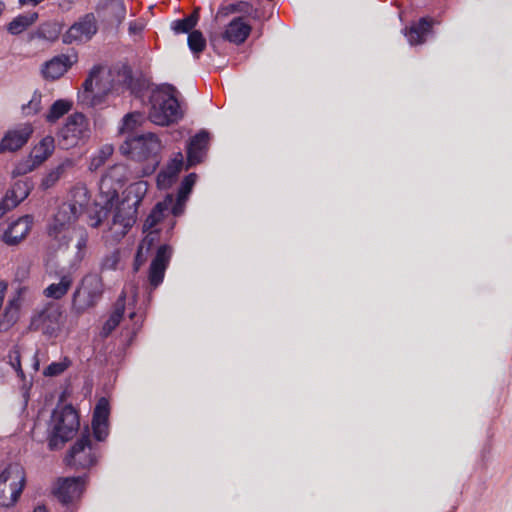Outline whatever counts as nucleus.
I'll list each match as a JSON object with an SVG mask.
<instances>
[{
  "mask_svg": "<svg viewBox=\"0 0 512 512\" xmlns=\"http://www.w3.org/2000/svg\"><path fill=\"white\" fill-rule=\"evenodd\" d=\"M77 62V55L61 54L45 62L42 74L45 79L56 80L62 77L68 69Z\"/></svg>",
  "mask_w": 512,
  "mask_h": 512,
  "instance_id": "f3484780",
  "label": "nucleus"
},
{
  "mask_svg": "<svg viewBox=\"0 0 512 512\" xmlns=\"http://www.w3.org/2000/svg\"><path fill=\"white\" fill-rule=\"evenodd\" d=\"M84 479L82 477L65 478L59 480L54 494L63 504H69L79 498L83 491Z\"/></svg>",
  "mask_w": 512,
  "mask_h": 512,
  "instance_id": "a211bd4d",
  "label": "nucleus"
},
{
  "mask_svg": "<svg viewBox=\"0 0 512 512\" xmlns=\"http://www.w3.org/2000/svg\"><path fill=\"white\" fill-rule=\"evenodd\" d=\"M73 276L70 272H61L60 281L58 283H52L44 290V295L47 298L55 300L61 299L67 294L73 284Z\"/></svg>",
  "mask_w": 512,
  "mask_h": 512,
  "instance_id": "5701e85b",
  "label": "nucleus"
},
{
  "mask_svg": "<svg viewBox=\"0 0 512 512\" xmlns=\"http://www.w3.org/2000/svg\"><path fill=\"white\" fill-rule=\"evenodd\" d=\"M34 223L32 215H24L12 221L5 229L1 240L7 246H17L29 235Z\"/></svg>",
  "mask_w": 512,
  "mask_h": 512,
  "instance_id": "9b49d317",
  "label": "nucleus"
},
{
  "mask_svg": "<svg viewBox=\"0 0 512 512\" xmlns=\"http://www.w3.org/2000/svg\"><path fill=\"white\" fill-rule=\"evenodd\" d=\"M33 512H47V510L43 506H38L37 508L34 509Z\"/></svg>",
  "mask_w": 512,
  "mask_h": 512,
  "instance_id": "864d4df0",
  "label": "nucleus"
},
{
  "mask_svg": "<svg viewBox=\"0 0 512 512\" xmlns=\"http://www.w3.org/2000/svg\"><path fill=\"white\" fill-rule=\"evenodd\" d=\"M175 92V88L169 85L166 90L153 94L152 106L149 112L151 122L156 125L167 126L182 118L183 113Z\"/></svg>",
  "mask_w": 512,
  "mask_h": 512,
  "instance_id": "7ed1b4c3",
  "label": "nucleus"
},
{
  "mask_svg": "<svg viewBox=\"0 0 512 512\" xmlns=\"http://www.w3.org/2000/svg\"><path fill=\"white\" fill-rule=\"evenodd\" d=\"M110 414L109 401L102 397L98 400L92 418V429L97 441H103L109 434L108 418Z\"/></svg>",
  "mask_w": 512,
  "mask_h": 512,
  "instance_id": "dca6fc26",
  "label": "nucleus"
},
{
  "mask_svg": "<svg viewBox=\"0 0 512 512\" xmlns=\"http://www.w3.org/2000/svg\"><path fill=\"white\" fill-rule=\"evenodd\" d=\"M40 164H36L35 159H31L30 157L18 163L16 167L14 168L12 175L14 177L25 175L31 171H33L36 167H38Z\"/></svg>",
  "mask_w": 512,
  "mask_h": 512,
  "instance_id": "ea45409f",
  "label": "nucleus"
},
{
  "mask_svg": "<svg viewBox=\"0 0 512 512\" xmlns=\"http://www.w3.org/2000/svg\"><path fill=\"white\" fill-rule=\"evenodd\" d=\"M251 26L243 21L242 17L234 18L223 33V38L234 44H242L248 38Z\"/></svg>",
  "mask_w": 512,
  "mask_h": 512,
  "instance_id": "412c9836",
  "label": "nucleus"
},
{
  "mask_svg": "<svg viewBox=\"0 0 512 512\" xmlns=\"http://www.w3.org/2000/svg\"><path fill=\"white\" fill-rule=\"evenodd\" d=\"M37 356H38V351L33 356V359H34L33 368L35 371H38V369H39V359Z\"/></svg>",
  "mask_w": 512,
  "mask_h": 512,
  "instance_id": "3c124183",
  "label": "nucleus"
},
{
  "mask_svg": "<svg viewBox=\"0 0 512 512\" xmlns=\"http://www.w3.org/2000/svg\"><path fill=\"white\" fill-rule=\"evenodd\" d=\"M95 12L96 18L105 28H118L127 10L123 0H99Z\"/></svg>",
  "mask_w": 512,
  "mask_h": 512,
  "instance_id": "9d476101",
  "label": "nucleus"
},
{
  "mask_svg": "<svg viewBox=\"0 0 512 512\" xmlns=\"http://www.w3.org/2000/svg\"><path fill=\"white\" fill-rule=\"evenodd\" d=\"M159 239V230L158 229H151L149 230V233L143 238L141 243L138 246V257L142 256L143 252L149 253V251L152 249V247L155 245V243Z\"/></svg>",
  "mask_w": 512,
  "mask_h": 512,
  "instance_id": "c9c22d12",
  "label": "nucleus"
},
{
  "mask_svg": "<svg viewBox=\"0 0 512 512\" xmlns=\"http://www.w3.org/2000/svg\"><path fill=\"white\" fill-rule=\"evenodd\" d=\"M172 256V247L163 244L157 249L156 255L149 267L148 280L152 288H157L164 279L165 271Z\"/></svg>",
  "mask_w": 512,
  "mask_h": 512,
  "instance_id": "4468645a",
  "label": "nucleus"
},
{
  "mask_svg": "<svg viewBox=\"0 0 512 512\" xmlns=\"http://www.w3.org/2000/svg\"><path fill=\"white\" fill-rule=\"evenodd\" d=\"M431 28V22L426 18H421L406 31L405 35L411 45L422 44L426 36L431 32Z\"/></svg>",
  "mask_w": 512,
  "mask_h": 512,
  "instance_id": "393cba45",
  "label": "nucleus"
},
{
  "mask_svg": "<svg viewBox=\"0 0 512 512\" xmlns=\"http://www.w3.org/2000/svg\"><path fill=\"white\" fill-rule=\"evenodd\" d=\"M33 184L28 180H19L14 183L12 188L6 194H10L11 201L18 206L30 194Z\"/></svg>",
  "mask_w": 512,
  "mask_h": 512,
  "instance_id": "c756f323",
  "label": "nucleus"
},
{
  "mask_svg": "<svg viewBox=\"0 0 512 512\" xmlns=\"http://www.w3.org/2000/svg\"><path fill=\"white\" fill-rule=\"evenodd\" d=\"M103 291L102 278L97 274H87L73 293L72 308L80 314L94 307L101 299Z\"/></svg>",
  "mask_w": 512,
  "mask_h": 512,
  "instance_id": "423d86ee",
  "label": "nucleus"
},
{
  "mask_svg": "<svg viewBox=\"0 0 512 512\" xmlns=\"http://www.w3.org/2000/svg\"><path fill=\"white\" fill-rule=\"evenodd\" d=\"M70 365V360L68 358H64L63 361L60 362H52L50 365L46 367L43 374L47 377H54L62 374Z\"/></svg>",
  "mask_w": 512,
  "mask_h": 512,
  "instance_id": "e433bc0d",
  "label": "nucleus"
},
{
  "mask_svg": "<svg viewBox=\"0 0 512 512\" xmlns=\"http://www.w3.org/2000/svg\"><path fill=\"white\" fill-rule=\"evenodd\" d=\"M25 471L18 463L9 464L0 473V506L12 507L25 487Z\"/></svg>",
  "mask_w": 512,
  "mask_h": 512,
  "instance_id": "39448f33",
  "label": "nucleus"
},
{
  "mask_svg": "<svg viewBox=\"0 0 512 512\" xmlns=\"http://www.w3.org/2000/svg\"><path fill=\"white\" fill-rule=\"evenodd\" d=\"M146 190L145 182L132 184L126 190L125 197L117 206L110 226L115 241L121 240L135 224L137 209Z\"/></svg>",
  "mask_w": 512,
  "mask_h": 512,
  "instance_id": "f257e3e1",
  "label": "nucleus"
},
{
  "mask_svg": "<svg viewBox=\"0 0 512 512\" xmlns=\"http://www.w3.org/2000/svg\"><path fill=\"white\" fill-rule=\"evenodd\" d=\"M162 148L159 138L151 132L136 134L130 133L120 146L123 154L129 155L137 161L152 159L156 163Z\"/></svg>",
  "mask_w": 512,
  "mask_h": 512,
  "instance_id": "20e7f679",
  "label": "nucleus"
},
{
  "mask_svg": "<svg viewBox=\"0 0 512 512\" xmlns=\"http://www.w3.org/2000/svg\"><path fill=\"white\" fill-rule=\"evenodd\" d=\"M10 363L12 367L17 371L19 376H23V370L21 368L20 354L17 350H14L9 355Z\"/></svg>",
  "mask_w": 512,
  "mask_h": 512,
  "instance_id": "a18cd8bd",
  "label": "nucleus"
},
{
  "mask_svg": "<svg viewBox=\"0 0 512 512\" xmlns=\"http://www.w3.org/2000/svg\"><path fill=\"white\" fill-rule=\"evenodd\" d=\"M80 427L79 415L72 405H58L51 416L49 447L57 449L72 439Z\"/></svg>",
  "mask_w": 512,
  "mask_h": 512,
  "instance_id": "f03ea898",
  "label": "nucleus"
},
{
  "mask_svg": "<svg viewBox=\"0 0 512 512\" xmlns=\"http://www.w3.org/2000/svg\"><path fill=\"white\" fill-rule=\"evenodd\" d=\"M97 458L98 445L92 442L89 431L86 430L71 447L67 462L71 466L89 468L97 462Z\"/></svg>",
  "mask_w": 512,
  "mask_h": 512,
  "instance_id": "6e6552de",
  "label": "nucleus"
},
{
  "mask_svg": "<svg viewBox=\"0 0 512 512\" xmlns=\"http://www.w3.org/2000/svg\"><path fill=\"white\" fill-rule=\"evenodd\" d=\"M55 148L54 138L52 136H45L41 141L32 149L30 158L35 159L36 164H42L53 153Z\"/></svg>",
  "mask_w": 512,
  "mask_h": 512,
  "instance_id": "bb28decb",
  "label": "nucleus"
},
{
  "mask_svg": "<svg viewBox=\"0 0 512 512\" xmlns=\"http://www.w3.org/2000/svg\"><path fill=\"white\" fill-rule=\"evenodd\" d=\"M125 312V304L122 300H118L114 306L112 313L102 327L101 336L108 337L112 331L120 324Z\"/></svg>",
  "mask_w": 512,
  "mask_h": 512,
  "instance_id": "cd10ccee",
  "label": "nucleus"
},
{
  "mask_svg": "<svg viewBox=\"0 0 512 512\" xmlns=\"http://www.w3.org/2000/svg\"><path fill=\"white\" fill-rule=\"evenodd\" d=\"M101 152L108 156V155H110L112 153V148L111 147H106Z\"/></svg>",
  "mask_w": 512,
  "mask_h": 512,
  "instance_id": "603ef678",
  "label": "nucleus"
},
{
  "mask_svg": "<svg viewBox=\"0 0 512 512\" xmlns=\"http://www.w3.org/2000/svg\"><path fill=\"white\" fill-rule=\"evenodd\" d=\"M173 208V195L168 194L163 201L158 202L151 210L146 218L143 229L144 231L151 230L158 225V223L169 213H172Z\"/></svg>",
  "mask_w": 512,
  "mask_h": 512,
  "instance_id": "aec40b11",
  "label": "nucleus"
},
{
  "mask_svg": "<svg viewBox=\"0 0 512 512\" xmlns=\"http://www.w3.org/2000/svg\"><path fill=\"white\" fill-rule=\"evenodd\" d=\"M33 128L30 124H22L8 130L0 141V153L15 152L21 149L29 140Z\"/></svg>",
  "mask_w": 512,
  "mask_h": 512,
  "instance_id": "2eb2a0df",
  "label": "nucleus"
},
{
  "mask_svg": "<svg viewBox=\"0 0 512 512\" xmlns=\"http://www.w3.org/2000/svg\"><path fill=\"white\" fill-rule=\"evenodd\" d=\"M101 70L100 66H94L89 72L82 85L83 92L79 95V97L82 98V101H88L90 99V94L93 92V81L98 78Z\"/></svg>",
  "mask_w": 512,
  "mask_h": 512,
  "instance_id": "f704fd0d",
  "label": "nucleus"
},
{
  "mask_svg": "<svg viewBox=\"0 0 512 512\" xmlns=\"http://www.w3.org/2000/svg\"><path fill=\"white\" fill-rule=\"evenodd\" d=\"M183 166V156L181 153L172 159L166 168L161 171L157 177L159 185L169 186L172 184L178 173L181 171Z\"/></svg>",
  "mask_w": 512,
  "mask_h": 512,
  "instance_id": "a878e982",
  "label": "nucleus"
},
{
  "mask_svg": "<svg viewBox=\"0 0 512 512\" xmlns=\"http://www.w3.org/2000/svg\"><path fill=\"white\" fill-rule=\"evenodd\" d=\"M90 133L88 119L82 113H74L67 118L60 131L61 144L66 149L76 146L80 141L87 140Z\"/></svg>",
  "mask_w": 512,
  "mask_h": 512,
  "instance_id": "1a4fd4ad",
  "label": "nucleus"
},
{
  "mask_svg": "<svg viewBox=\"0 0 512 512\" xmlns=\"http://www.w3.org/2000/svg\"><path fill=\"white\" fill-rule=\"evenodd\" d=\"M97 18L95 14L88 13L78 22L74 23L63 35V42L70 44L74 41H87L97 32Z\"/></svg>",
  "mask_w": 512,
  "mask_h": 512,
  "instance_id": "ddd939ff",
  "label": "nucleus"
},
{
  "mask_svg": "<svg viewBox=\"0 0 512 512\" xmlns=\"http://www.w3.org/2000/svg\"><path fill=\"white\" fill-rule=\"evenodd\" d=\"M148 253L143 252L142 256H139L138 258V252L135 256V270L137 271L139 269V266L143 264V262L146 260V255Z\"/></svg>",
  "mask_w": 512,
  "mask_h": 512,
  "instance_id": "de8ad7c7",
  "label": "nucleus"
},
{
  "mask_svg": "<svg viewBox=\"0 0 512 512\" xmlns=\"http://www.w3.org/2000/svg\"><path fill=\"white\" fill-rule=\"evenodd\" d=\"M106 216L107 212L103 207L99 209L96 207L94 213L89 214L88 224L93 228H97Z\"/></svg>",
  "mask_w": 512,
  "mask_h": 512,
  "instance_id": "79ce46f5",
  "label": "nucleus"
},
{
  "mask_svg": "<svg viewBox=\"0 0 512 512\" xmlns=\"http://www.w3.org/2000/svg\"><path fill=\"white\" fill-rule=\"evenodd\" d=\"M88 205L87 190L79 189L75 192L74 199L64 203L57 215L56 221L63 225L65 222L76 221L86 210Z\"/></svg>",
  "mask_w": 512,
  "mask_h": 512,
  "instance_id": "f8f14e48",
  "label": "nucleus"
},
{
  "mask_svg": "<svg viewBox=\"0 0 512 512\" xmlns=\"http://www.w3.org/2000/svg\"><path fill=\"white\" fill-rule=\"evenodd\" d=\"M64 324L63 312L58 304L51 303L33 315L29 329L40 332L48 338H55Z\"/></svg>",
  "mask_w": 512,
  "mask_h": 512,
  "instance_id": "0eeeda50",
  "label": "nucleus"
},
{
  "mask_svg": "<svg viewBox=\"0 0 512 512\" xmlns=\"http://www.w3.org/2000/svg\"><path fill=\"white\" fill-rule=\"evenodd\" d=\"M252 10V6L249 2L239 1L228 5L221 6L216 14V18L227 17L233 13L249 14Z\"/></svg>",
  "mask_w": 512,
  "mask_h": 512,
  "instance_id": "7c9ffc66",
  "label": "nucleus"
},
{
  "mask_svg": "<svg viewBox=\"0 0 512 512\" xmlns=\"http://www.w3.org/2000/svg\"><path fill=\"white\" fill-rule=\"evenodd\" d=\"M145 23L142 20H135L129 23L128 31L130 35H139L143 31Z\"/></svg>",
  "mask_w": 512,
  "mask_h": 512,
  "instance_id": "49530a36",
  "label": "nucleus"
},
{
  "mask_svg": "<svg viewBox=\"0 0 512 512\" xmlns=\"http://www.w3.org/2000/svg\"><path fill=\"white\" fill-rule=\"evenodd\" d=\"M41 99V93L34 92L31 100L22 106L23 114L29 116L38 113L41 110Z\"/></svg>",
  "mask_w": 512,
  "mask_h": 512,
  "instance_id": "4c0bfd02",
  "label": "nucleus"
},
{
  "mask_svg": "<svg viewBox=\"0 0 512 512\" xmlns=\"http://www.w3.org/2000/svg\"><path fill=\"white\" fill-rule=\"evenodd\" d=\"M140 118V114L138 113H130V114H127L124 118H123V126L122 128L120 129L121 132H125V131H131L134 129V127L136 126L137 122H138V119Z\"/></svg>",
  "mask_w": 512,
  "mask_h": 512,
  "instance_id": "37998d69",
  "label": "nucleus"
},
{
  "mask_svg": "<svg viewBox=\"0 0 512 512\" xmlns=\"http://www.w3.org/2000/svg\"><path fill=\"white\" fill-rule=\"evenodd\" d=\"M209 145V133L206 130H201L194 137L191 138L187 146V162L188 166H194L200 163Z\"/></svg>",
  "mask_w": 512,
  "mask_h": 512,
  "instance_id": "6ab92c4d",
  "label": "nucleus"
},
{
  "mask_svg": "<svg viewBox=\"0 0 512 512\" xmlns=\"http://www.w3.org/2000/svg\"><path fill=\"white\" fill-rule=\"evenodd\" d=\"M7 286L5 283L0 282V307L2 306L3 299H4V292L6 290Z\"/></svg>",
  "mask_w": 512,
  "mask_h": 512,
  "instance_id": "8fccbe9b",
  "label": "nucleus"
},
{
  "mask_svg": "<svg viewBox=\"0 0 512 512\" xmlns=\"http://www.w3.org/2000/svg\"><path fill=\"white\" fill-rule=\"evenodd\" d=\"M44 0H19V3L21 5H31V6H35L41 2H43Z\"/></svg>",
  "mask_w": 512,
  "mask_h": 512,
  "instance_id": "09e8293b",
  "label": "nucleus"
},
{
  "mask_svg": "<svg viewBox=\"0 0 512 512\" xmlns=\"http://www.w3.org/2000/svg\"><path fill=\"white\" fill-rule=\"evenodd\" d=\"M196 180L197 175L195 173H190L181 182L176 199L173 197L172 214L174 216H180L184 212L185 203L196 183Z\"/></svg>",
  "mask_w": 512,
  "mask_h": 512,
  "instance_id": "4be33fe9",
  "label": "nucleus"
},
{
  "mask_svg": "<svg viewBox=\"0 0 512 512\" xmlns=\"http://www.w3.org/2000/svg\"><path fill=\"white\" fill-rule=\"evenodd\" d=\"M71 107L72 103L67 100L59 99L55 101L46 115V120L51 123L56 122L64 114L68 113Z\"/></svg>",
  "mask_w": 512,
  "mask_h": 512,
  "instance_id": "2f4dec72",
  "label": "nucleus"
},
{
  "mask_svg": "<svg viewBox=\"0 0 512 512\" xmlns=\"http://www.w3.org/2000/svg\"><path fill=\"white\" fill-rule=\"evenodd\" d=\"M88 243V233L85 230H81L77 239L76 248L77 252L75 255L76 263L73 266H76L77 263H80L85 256V250Z\"/></svg>",
  "mask_w": 512,
  "mask_h": 512,
  "instance_id": "58836bf2",
  "label": "nucleus"
},
{
  "mask_svg": "<svg viewBox=\"0 0 512 512\" xmlns=\"http://www.w3.org/2000/svg\"><path fill=\"white\" fill-rule=\"evenodd\" d=\"M15 207V202L11 201L10 194H6L0 201V218Z\"/></svg>",
  "mask_w": 512,
  "mask_h": 512,
  "instance_id": "c03bdc74",
  "label": "nucleus"
},
{
  "mask_svg": "<svg viewBox=\"0 0 512 512\" xmlns=\"http://www.w3.org/2000/svg\"><path fill=\"white\" fill-rule=\"evenodd\" d=\"M73 167V161L71 159H65L59 163L56 167L52 168L42 178L40 188L48 190L52 188L62 177L65 176L67 171Z\"/></svg>",
  "mask_w": 512,
  "mask_h": 512,
  "instance_id": "b1692460",
  "label": "nucleus"
},
{
  "mask_svg": "<svg viewBox=\"0 0 512 512\" xmlns=\"http://www.w3.org/2000/svg\"><path fill=\"white\" fill-rule=\"evenodd\" d=\"M187 44L196 58H198L200 53H202L206 48V40L202 32L199 30H193L189 33Z\"/></svg>",
  "mask_w": 512,
  "mask_h": 512,
  "instance_id": "72a5a7b5",
  "label": "nucleus"
},
{
  "mask_svg": "<svg viewBox=\"0 0 512 512\" xmlns=\"http://www.w3.org/2000/svg\"><path fill=\"white\" fill-rule=\"evenodd\" d=\"M38 19V13L28 12L15 17L7 27V30L12 35H18L25 31Z\"/></svg>",
  "mask_w": 512,
  "mask_h": 512,
  "instance_id": "c85d7f7f",
  "label": "nucleus"
},
{
  "mask_svg": "<svg viewBox=\"0 0 512 512\" xmlns=\"http://www.w3.org/2000/svg\"><path fill=\"white\" fill-rule=\"evenodd\" d=\"M120 257L117 251L106 255L101 261V270H115L119 263Z\"/></svg>",
  "mask_w": 512,
  "mask_h": 512,
  "instance_id": "a19ab883",
  "label": "nucleus"
},
{
  "mask_svg": "<svg viewBox=\"0 0 512 512\" xmlns=\"http://www.w3.org/2000/svg\"><path fill=\"white\" fill-rule=\"evenodd\" d=\"M198 9H196L192 14L189 16L176 20L172 24V29L175 33H189L192 32L194 27L197 25L198 22Z\"/></svg>",
  "mask_w": 512,
  "mask_h": 512,
  "instance_id": "473e14b6",
  "label": "nucleus"
}]
</instances>
